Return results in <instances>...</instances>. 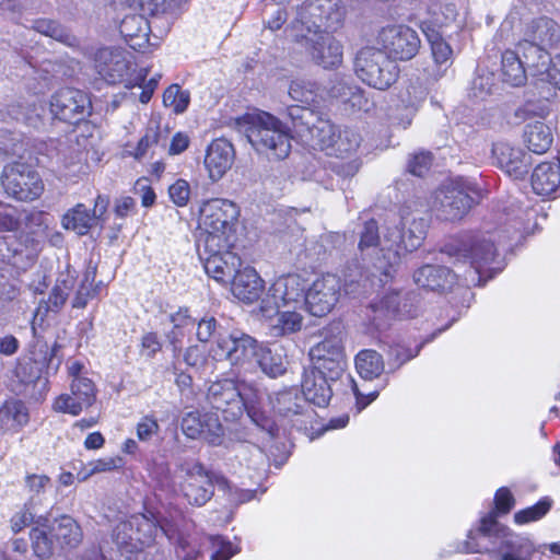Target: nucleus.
I'll return each mask as SVG.
<instances>
[{"label": "nucleus", "instance_id": "1", "mask_svg": "<svg viewBox=\"0 0 560 560\" xmlns=\"http://www.w3.org/2000/svg\"><path fill=\"white\" fill-rule=\"evenodd\" d=\"M463 551L490 552L497 560H530L535 549L528 538L513 534L489 515L476 534L469 532Z\"/></svg>", "mask_w": 560, "mask_h": 560}, {"label": "nucleus", "instance_id": "2", "mask_svg": "<svg viewBox=\"0 0 560 560\" xmlns=\"http://www.w3.org/2000/svg\"><path fill=\"white\" fill-rule=\"evenodd\" d=\"M180 470L185 474L180 492L191 505H205L212 498L215 486L234 504H242L254 498L255 491L236 488L222 474L207 470L198 460L185 462L180 465Z\"/></svg>", "mask_w": 560, "mask_h": 560}, {"label": "nucleus", "instance_id": "3", "mask_svg": "<svg viewBox=\"0 0 560 560\" xmlns=\"http://www.w3.org/2000/svg\"><path fill=\"white\" fill-rule=\"evenodd\" d=\"M244 133L252 147L270 160H283L291 152V136L285 125L267 112L247 114L243 117Z\"/></svg>", "mask_w": 560, "mask_h": 560}, {"label": "nucleus", "instance_id": "4", "mask_svg": "<svg viewBox=\"0 0 560 560\" xmlns=\"http://www.w3.org/2000/svg\"><path fill=\"white\" fill-rule=\"evenodd\" d=\"M310 357L314 363V370L322 374H328L331 381H338L345 376L346 383L351 386L355 395L359 411L378 396L377 390L364 396L360 393L353 378L345 374L346 354L340 331L326 336L320 342L313 346L310 350Z\"/></svg>", "mask_w": 560, "mask_h": 560}, {"label": "nucleus", "instance_id": "5", "mask_svg": "<svg viewBox=\"0 0 560 560\" xmlns=\"http://www.w3.org/2000/svg\"><path fill=\"white\" fill-rule=\"evenodd\" d=\"M494 241V235L489 232L469 233L452 238L444 245L443 253L458 260L469 261L474 275L478 276L480 282L487 272H489L487 278L490 279L494 272L501 270V268L491 267L497 257Z\"/></svg>", "mask_w": 560, "mask_h": 560}, {"label": "nucleus", "instance_id": "6", "mask_svg": "<svg viewBox=\"0 0 560 560\" xmlns=\"http://www.w3.org/2000/svg\"><path fill=\"white\" fill-rule=\"evenodd\" d=\"M237 217L236 205L228 199L215 198L203 202L199 219L203 232L199 243H206L212 249L220 247V244L233 246Z\"/></svg>", "mask_w": 560, "mask_h": 560}, {"label": "nucleus", "instance_id": "7", "mask_svg": "<svg viewBox=\"0 0 560 560\" xmlns=\"http://www.w3.org/2000/svg\"><path fill=\"white\" fill-rule=\"evenodd\" d=\"M354 70L364 83L377 90L388 89L396 82L399 72L397 63L382 49L374 47H364L358 52Z\"/></svg>", "mask_w": 560, "mask_h": 560}, {"label": "nucleus", "instance_id": "8", "mask_svg": "<svg viewBox=\"0 0 560 560\" xmlns=\"http://www.w3.org/2000/svg\"><path fill=\"white\" fill-rule=\"evenodd\" d=\"M345 8L340 0H307L299 10L294 27L307 34L314 32H334L343 22Z\"/></svg>", "mask_w": 560, "mask_h": 560}, {"label": "nucleus", "instance_id": "9", "mask_svg": "<svg viewBox=\"0 0 560 560\" xmlns=\"http://www.w3.org/2000/svg\"><path fill=\"white\" fill-rule=\"evenodd\" d=\"M259 347L260 343L252 336L232 331L226 336H220L209 353L217 361L226 360L232 365L246 368L255 362Z\"/></svg>", "mask_w": 560, "mask_h": 560}, {"label": "nucleus", "instance_id": "10", "mask_svg": "<svg viewBox=\"0 0 560 560\" xmlns=\"http://www.w3.org/2000/svg\"><path fill=\"white\" fill-rule=\"evenodd\" d=\"M470 191L476 192L475 189L462 182L443 185L434 192L432 209L436 212L438 218L442 220H459L474 203Z\"/></svg>", "mask_w": 560, "mask_h": 560}, {"label": "nucleus", "instance_id": "11", "mask_svg": "<svg viewBox=\"0 0 560 560\" xmlns=\"http://www.w3.org/2000/svg\"><path fill=\"white\" fill-rule=\"evenodd\" d=\"M2 186L9 196L21 201L35 200L44 190L38 173L31 165L21 162L4 167Z\"/></svg>", "mask_w": 560, "mask_h": 560}, {"label": "nucleus", "instance_id": "12", "mask_svg": "<svg viewBox=\"0 0 560 560\" xmlns=\"http://www.w3.org/2000/svg\"><path fill=\"white\" fill-rule=\"evenodd\" d=\"M401 229L398 226H387L384 232V242L388 248V259H390V255L397 258L402 252L418 249L425 238L427 220L401 214Z\"/></svg>", "mask_w": 560, "mask_h": 560}, {"label": "nucleus", "instance_id": "13", "mask_svg": "<svg viewBox=\"0 0 560 560\" xmlns=\"http://www.w3.org/2000/svg\"><path fill=\"white\" fill-rule=\"evenodd\" d=\"M361 143V136L350 128H337L328 120L318 121L316 144L327 155L339 159L350 158Z\"/></svg>", "mask_w": 560, "mask_h": 560}, {"label": "nucleus", "instance_id": "14", "mask_svg": "<svg viewBox=\"0 0 560 560\" xmlns=\"http://www.w3.org/2000/svg\"><path fill=\"white\" fill-rule=\"evenodd\" d=\"M197 248L207 275L218 282L230 283L241 267V258L231 252L232 246L224 244L212 249L206 243H198Z\"/></svg>", "mask_w": 560, "mask_h": 560}, {"label": "nucleus", "instance_id": "15", "mask_svg": "<svg viewBox=\"0 0 560 560\" xmlns=\"http://www.w3.org/2000/svg\"><path fill=\"white\" fill-rule=\"evenodd\" d=\"M378 43L388 58L410 60L418 54L421 42L418 33L411 27L392 25L380 32Z\"/></svg>", "mask_w": 560, "mask_h": 560}, {"label": "nucleus", "instance_id": "16", "mask_svg": "<svg viewBox=\"0 0 560 560\" xmlns=\"http://www.w3.org/2000/svg\"><path fill=\"white\" fill-rule=\"evenodd\" d=\"M340 290V279L335 275L328 273L316 279L307 291L304 292L303 303L313 316H325L337 304Z\"/></svg>", "mask_w": 560, "mask_h": 560}, {"label": "nucleus", "instance_id": "17", "mask_svg": "<svg viewBox=\"0 0 560 560\" xmlns=\"http://www.w3.org/2000/svg\"><path fill=\"white\" fill-rule=\"evenodd\" d=\"M92 110L91 100L84 92L66 88L57 91L50 101L51 114L63 121L77 124L85 119Z\"/></svg>", "mask_w": 560, "mask_h": 560}, {"label": "nucleus", "instance_id": "18", "mask_svg": "<svg viewBox=\"0 0 560 560\" xmlns=\"http://www.w3.org/2000/svg\"><path fill=\"white\" fill-rule=\"evenodd\" d=\"M306 289L305 280L295 273L278 278L269 288L267 298L262 301L264 308L271 303L277 310L299 308L304 305L303 298Z\"/></svg>", "mask_w": 560, "mask_h": 560}, {"label": "nucleus", "instance_id": "19", "mask_svg": "<svg viewBox=\"0 0 560 560\" xmlns=\"http://www.w3.org/2000/svg\"><path fill=\"white\" fill-rule=\"evenodd\" d=\"M301 39L312 60L325 68L338 67L342 62V45L329 32L302 33Z\"/></svg>", "mask_w": 560, "mask_h": 560}, {"label": "nucleus", "instance_id": "20", "mask_svg": "<svg viewBox=\"0 0 560 560\" xmlns=\"http://www.w3.org/2000/svg\"><path fill=\"white\" fill-rule=\"evenodd\" d=\"M275 412L289 424L298 429L305 428L313 416L305 397L298 389H287L277 393L271 398Z\"/></svg>", "mask_w": 560, "mask_h": 560}, {"label": "nucleus", "instance_id": "21", "mask_svg": "<svg viewBox=\"0 0 560 560\" xmlns=\"http://www.w3.org/2000/svg\"><path fill=\"white\" fill-rule=\"evenodd\" d=\"M180 428L189 439L202 438L212 446L223 443L224 431L217 415L189 411L182 418Z\"/></svg>", "mask_w": 560, "mask_h": 560}, {"label": "nucleus", "instance_id": "22", "mask_svg": "<svg viewBox=\"0 0 560 560\" xmlns=\"http://www.w3.org/2000/svg\"><path fill=\"white\" fill-rule=\"evenodd\" d=\"M238 383L233 380H222L212 383L207 393V399L212 408L226 413V419L241 416Z\"/></svg>", "mask_w": 560, "mask_h": 560}, {"label": "nucleus", "instance_id": "23", "mask_svg": "<svg viewBox=\"0 0 560 560\" xmlns=\"http://www.w3.org/2000/svg\"><path fill=\"white\" fill-rule=\"evenodd\" d=\"M530 184L536 195L547 198L560 196V151L556 160L542 162L534 168Z\"/></svg>", "mask_w": 560, "mask_h": 560}, {"label": "nucleus", "instance_id": "24", "mask_svg": "<svg viewBox=\"0 0 560 560\" xmlns=\"http://www.w3.org/2000/svg\"><path fill=\"white\" fill-rule=\"evenodd\" d=\"M235 151L230 141L223 138L213 140L205 158V165L212 180H219L232 167Z\"/></svg>", "mask_w": 560, "mask_h": 560}, {"label": "nucleus", "instance_id": "25", "mask_svg": "<svg viewBox=\"0 0 560 560\" xmlns=\"http://www.w3.org/2000/svg\"><path fill=\"white\" fill-rule=\"evenodd\" d=\"M456 275L445 266L425 265L413 273L417 285L436 292L452 290L456 283Z\"/></svg>", "mask_w": 560, "mask_h": 560}, {"label": "nucleus", "instance_id": "26", "mask_svg": "<svg viewBox=\"0 0 560 560\" xmlns=\"http://www.w3.org/2000/svg\"><path fill=\"white\" fill-rule=\"evenodd\" d=\"M238 389H241V416L245 410L248 417L257 427L267 431L270 436H276L278 434L277 424L271 419H269L258 407L260 399L259 392L246 383H238Z\"/></svg>", "mask_w": 560, "mask_h": 560}, {"label": "nucleus", "instance_id": "27", "mask_svg": "<svg viewBox=\"0 0 560 560\" xmlns=\"http://www.w3.org/2000/svg\"><path fill=\"white\" fill-rule=\"evenodd\" d=\"M492 155L499 167L515 178L527 173V156L522 149L515 148L508 142H497L492 147Z\"/></svg>", "mask_w": 560, "mask_h": 560}, {"label": "nucleus", "instance_id": "28", "mask_svg": "<svg viewBox=\"0 0 560 560\" xmlns=\"http://www.w3.org/2000/svg\"><path fill=\"white\" fill-rule=\"evenodd\" d=\"M232 293L245 303L257 301L264 289V281L254 268L238 269L231 280Z\"/></svg>", "mask_w": 560, "mask_h": 560}, {"label": "nucleus", "instance_id": "29", "mask_svg": "<svg viewBox=\"0 0 560 560\" xmlns=\"http://www.w3.org/2000/svg\"><path fill=\"white\" fill-rule=\"evenodd\" d=\"M336 382L331 381L328 374H322L313 370L303 380L302 394L307 404L312 402L318 407H326L332 396V385Z\"/></svg>", "mask_w": 560, "mask_h": 560}, {"label": "nucleus", "instance_id": "30", "mask_svg": "<svg viewBox=\"0 0 560 560\" xmlns=\"http://www.w3.org/2000/svg\"><path fill=\"white\" fill-rule=\"evenodd\" d=\"M95 68L109 83L119 82L128 71V62L120 51L102 48L95 55Z\"/></svg>", "mask_w": 560, "mask_h": 560}, {"label": "nucleus", "instance_id": "31", "mask_svg": "<svg viewBox=\"0 0 560 560\" xmlns=\"http://www.w3.org/2000/svg\"><path fill=\"white\" fill-rule=\"evenodd\" d=\"M516 52H520L521 60L527 72L535 80L542 73L551 59L546 47L539 46L537 43L530 40L521 42L517 45Z\"/></svg>", "mask_w": 560, "mask_h": 560}, {"label": "nucleus", "instance_id": "32", "mask_svg": "<svg viewBox=\"0 0 560 560\" xmlns=\"http://www.w3.org/2000/svg\"><path fill=\"white\" fill-rule=\"evenodd\" d=\"M120 34L133 49L142 48L149 43L150 25L141 13L126 15L119 26Z\"/></svg>", "mask_w": 560, "mask_h": 560}, {"label": "nucleus", "instance_id": "33", "mask_svg": "<svg viewBox=\"0 0 560 560\" xmlns=\"http://www.w3.org/2000/svg\"><path fill=\"white\" fill-rule=\"evenodd\" d=\"M133 528L135 539L138 542L139 550L142 547L151 546L159 536L166 534L164 527L159 523L153 514H137L130 517Z\"/></svg>", "mask_w": 560, "mask_h": 560}, {"label": "nucleus", "instance_id": "34", "mask_svg": "<svg viewBox=\"0 0 560 560\" xmlns=\"http://www.w3.org/2000/svg\"><path fill=\"white\" fill-rule=\"evenodd\" d=\"M255 363L269 377H278L287 372L288 359L284 349L281 346L265 347L260 345L259 353Z\"/></svg>", "mask_w": 560, "mask_h": 560}, {"label": "nucleus", "instance_id": "35", "mask_svg": "<svg viewBox=\"0 0 560 560\" xmlns=\"http://www.w3.org/2000/svg\"><path fill=\"white\" fill-rule=\"evenodd\" d=\"M294 131L301 137L316 141L318 121L322 119L307 106L291 105L287 108Z\"/></svg>", "mask_w": 560, "mask_h": 560}, {"label": "nucleus", "instance_id": "36", "mask_svg": "<svg viewBox=\"0 0 560 560\" xmlns=\"http://www.w3.org/2000/svg\"><path fill=\"white\" fill-rule=\"evenodd\" d=\"M294 131L301 137L316 141L318 121L322 119L307 106L291 105L287 108Z\"/></svg>", "mask_w": 560, "mask_h": 560}, {"label": "nucleus", "instance_id": "37", "mask_svg": "<svg viewBox=\"0 0 560 560\" xmlns=\"http://www.w3.org/2000/svg\"><path fill=\"white\" fill-rule=\"evenodd\" d=\"M294 131L301 137L316 141L318 121L322 119L307 106L291 105L287 108Z\"/></svg>", "mask_w": 560, "mask_h": 560}, {"label": "nucleus", "instance_id": "38", "mask_svg": "<svg viewBox=\"0 0 560 560\" xmlns=\"http://www.w3.org/2000/svg\"><path fill=\"white\" fill-rule=\"evenodd\" d=\"M50 533L62 548H77L83 539L80 525L69 515L57 518L50 526Z\"/></svg>", "mask_w": 560, "mask_h": 560}, {"label": "nucleus", "instance_id": "39", "mask_svg": "<svg viewBox=\"0 0 560 560\" xmlns=\"http://www.w3.org/2000/svg\"><path fill=\"white\" fill-rule=\"evenodd\" d=\"M30 420L28 410L21 400H7L0 407V428L4 431H18Z\"/></svg>", "mask_w": 560, "mask_h": 560}, {"label": "nucleus", "instance_id": "40", "mask_svg": "<svg viewBox=\"0 0 560 560\" xmlns=\"http://www.w3.org/2000/svg\"><path fill=\"white\" fill-rule=\"evenodd\" d=\"M528 36L539 46L551 47L560 40V27L552 19L541 16L530 23Z\"/></svg>", "mask_w": 560, "mask_h": 560}, {"label": "nucleus", "instance_id": "41", "mask_svg": "<svg viewBox=\"0 0 560 560\" xmlns=\"http://www.w3.org/2000/svg\"><path fill=\"white\" fill-rule=\"evenodd\" d=\"M95 214L83 203H78L69 209L61 219L66 230H71L79 235H85L96 224Z\"/></svg>", "mask_w": 560, "mask_h": 560}, {"label": "nucleus", "instance_id": "42", "mask_svg": "<svg viewBox=\"0 0 560 560\" xmlns=\"http://www.w3.org/2000/svg\"><path fill=\"white\" fill-rule=\"evenodd\" d=\"M502 79L511 86H521L527 80V70L521 60L520 52L505 50L502 54Z\"/></svg>", "mask_w": 560, "mask_h": 560}, {"label": "nucleus", "instance_id": "43", "mask_svg": "<svg viewBox=\"0 0 560 560\" xmlns=\"http://www.w3.org/2000/svg\"><path fill=\"white\" fill-rule=\"evenodd\" d=\"M384 237L381 238L378 233V226L375 220L366 221L360 232L359 250L362 256H369L373 253L382 252L383 256L386 257V247Z\"/></svg>", "mask_w": 560, "mask_h": 560}, {"label": "nucleus", "instance_id": "44", "mask_svg": "<svg viewBox=\"0 0 560 560\" xmlns=\"http://www.w3.org/2000/svg\"><path fill=\"white\" fill-rule=\"evenodd\" d=\"M382 355L372 349L361 350L355 357V369L364 380H374L384 372Z\"/></svg>", "mask_w": 560, "mask_h": 560}, {"label": "nucleus", "instance_id": "45", "mask_svg": "<svg viewBox=\"0 0 560 560\" xmlns=\"http://www.w3.org/2000/svg\"><path fill=\"white\" fill-rule=\"evenodd\" d=\"M525 142L529 151L536 154L547 152L552 144L550 128L541 121L528 125L525 130Z\"/></svg>", "mask_w": 560, "mask_h": 560}, {"label": "nucleus", "instance_id": "46", "mask_svg": "<svg viewBox=\"0 0 560 560\" xmlns=\"http://www.w3.org/2000/svg\"><path fill=\"white\" fill-rule=\"evenodd\" d=\"M401 296L399 293L393 292L382 298L377 303L371 305L374 313L373 322L377 327L386 319L399 316L402 317L407 312L400 308Z\"/></svg>", "mask_w": 560, "mask_h": 560}, {"label": "nucleus", "instance_id": "47", "mask_svg": "<svg viewBox=\"0 0 560 560\" xmlns=\"http://www.w3.org/2000/svg\"><path fill=\"white\" fill-rule=\"evenodd\" d=\"M296 310L298 308L278 310L275 322L270 326V331L273 337H281L301 330L303 317Z\"/></svg>", "mask_w": 560, "mask_h": 560}, {"label": "nucleus", "instance_id": "48", "mask_svg": "<svg viewBox=\"0 0 560 560\" xmlns=\"http://www.w3.org/2000/svg\"><path fill=\"white\" fill-rule=\"evenodd\" d=\"M33 28L36 32L51 37L52 39L58 40L69 47H74L78 45L77 37L56 21L46 19L36 20L33 24Z\"/></svg>", "mask_w": 560, "mask_h": 560}, {"label": "nucleus", "instance_id": "49", "mask_svg": "<svg viewBox=\"0 0 560 560\" xmlns=\"http://www.w3.org/2000/svg\"><path fill=\"white\" fill-rule=\"evenodd\" d=\"M320 88L317 82L310 79H295L290 83L289 95L293 101L311 105L319 96Z\"/></svg>", "mask_w": 560, "mask_h": 560}, {"label": "nucleus", "instance_id": "50", "mask_svg": "<svg viewBox=\"0 0 560 560\" xmlns=\"http://www.w3.org/2000/svg\"><path fill=\"white\" fill-rule=\"evenodd\" d=\"M25 488L30 494L26 506L37 508L43 505L44 495L51 488V480L46 475H27L25 477Z\"/></svg>", "mask_w": 560, "mask_h": 560}, {"label": "nucleus", "instance_id": "51", "mask_svg": "<svg viewBox=\"0 0 560 560\" xmlns=\"http://www.w3.org/2000/svg\"><path fill=\"white\" fill-rule=\"evenodd\" d=\"M497 88L495 75L486 69H478L471 81L469 95L476 100H485Z\"/></svg>", "mask_w": 560, "mask_h": 560}, {"label": "nucleus", "instance_id": "52", "mask_svg": "<svg viewBox=\"0 0 560 560\" xmlns=\"http://www.w3.org/2000/svg\"><path fill=\"white\" fill-rule=\"evenodd\" d=\"M235 451L236 457L248 468L260 470L268 466L266 454L256 445L238 444Z\"/></svg>", "mask_w": 560, "mask_h": 560}, {"label": "nucleus", "instance_id": "53", "mask_svg": "<svg viewBox=\"0 0 560 560\" xmlns=\"http://www.w3.org/2000/svg\"><path fill=\"white\" fill-rule=\"evenodd\" d=\"M431 44L432 57L436 66L439 67L438 75H441L445 69L452 63L451 58L453 50L451 46L439 35H428Z\"/></svg>", "mask_w": 560, "mask_h": 560}, {"label": "nucleus", "instance_id": "54", "mask_svg": "<svg viewBox=\"0 0 560 560\" xmlns=\"http://www.w3.org/2000/svg\"><path fill=\"white\" fill-rule=\"evenodd\" d=\"M190 102V94L177 84L168 86L163 94V104L173 109L175 114L184 113Z\"/></svg>", "mask_w": 560, "mask_h": 560}, {"label": "nucleus", "instance_id": "55", "mask_svg": "<svg viewBox=\"0 0 560 560\" xmlns=\"http://www.w3.org/2000/svg\"><path fill=\"white\" fill-rule=\"evenodd\" d=\"M228 331L212 316H206L197 322L196 337L198 341L207 343L211 340L214 342L220 336H226Z\"/></svg>", "mask_w": 560, "mask_h": 560}, {"label": "nucleus", "instance_id": "56", "mask_svg": "<svg viewBox=\"0 0 560 560\" xmlns=\"http://www.w3.org/2000/svg\"><path fill=\"white\" fill-rule=\"evenodd\" d=\"M551 504L552 501L549 498H544L535 505L516 512L514 514V522L518 525H523L538 521L549 512Z\"/></svg>", "mask_w": 560, "mask_h": 560}, {"label": "nucleus", "instance_id": "57", "mask_svg": "<svg viewBox=\"0 0 560 560\" xmlns=\"http://www.w3.org/2000/svg\"><path fill=\"white\" fill-rule=\"evenodd\" d=\"M114 540L121 550L127 552L139 550L130 520L127 522H120L116 525L114 529Z\"/></svg>", "mask_w": 560, "mask_h": 560}, {"label": "nucleus", "instance_id": "58", "mask_svg": "<svg viewBox=\"0 0 560 560\" xmlns=\"http://www.w3.org/2000/svg\"><path fill=\"white\" fill-rule=\"evenodd\" d=\"M161 131L158 124H150L144 135L139 140L133 152H130L136 160H142L149 153L150 149L160 142Z\"/></svg>", "mask_w": 560, "mask_h": 560}, {"label": "nucleus", "instance_id": "59", "mask_svg": "<svg viewBox=\"0 0 560 560\" xmlns=\"http://www.w3.org/2000/svg\"><path fill=\"white\" fill-rule=\"evenodd\" d=\"M515 505V499L512 494V492L506 488L502 487L498 489L495 495H494V510L487 513L485 516L480 520V525L476 530H471L474 534L481 527L482 520L486 518L489 515H493V518L497 523V516L500 514H508Z\"/></svg>", "mask_w": 560, "mask_h": 560}, {"label": "nucleus", "instance_id": "60", "mask_svg": "<svg viewBox=\"0 0 560 560\" xmlns=\"http://www.w3.org/2000/svg\"><path fill=\"white\" fill-rule=\"evenodd\" d=\"M36 508H28L26 503L24 504V509L20 512L15 513L11 518V528L16 534L24 529L26 526L35 522L37 525L46 526L48 523V516L39 515L35 520V513L33 510Z\"/></svg>", "mask_w": 560, "mask_h": 560}, {"label": "nucleus", "instance_id": "61", "mask_svg": "<svg viewBox=\"0 0 560 560\" xmlns=\"http://www.w3.org/2000/svg\"><path fill=\"white\" fill-rule=\"evenodd\" d=\"M70 392L82 399L83 406L91 407L96 399V389L94 383L88 377L73 378Z\"/></svg>", "mask_w": 560, "mask_h": 560}, {"label": "nucleus", "instance_id": "62", "mask_svg": "<svg viewBox=\"0 0 560 560\" xmlns=\"http://www.w3.org/2000/svg\"><path fill=\"white\" fill-rule=\"evenodd\" d=\"M121 464L122 459L120 457L100 458L88 463L84 468V472H80L79 476L82 475L81 478L85 480L92 475L118 469L121 466Z\"/></svg>", "mask_w": 560, "mask_h": 560}, {"label": "nucleus", "instance_id": "63", "mask_svg": "<svg viewBox=\"0 0 560 560\" xmlns=\"http://www.w3.org/2000/svg\"><path fill=\"white\" fill-rule=\"evenodd\" d=\"M86 408V406H83L82 399H80L78 395H73L72 392L70 394L60 395L54 402V409L56 411L70 413L72 416H78Z\"/></svg>", "mask_w": 560, "mask_h": 560}, {"label": "nucleus", "instance_id": "64", "mask_svg": "<svg viewBox=\"0 0 560 560\" xmlns=\"http://www.w3.org/2000/svg\"><path fill=\"white\" fill-rule=\"evenodd\" d=\"M212 555L211 560H229L240 552V548L233 546L231 541L225 540L222 536L210 537Z\"/></svg>", "mask_w": 560, "mask_h": 560}]
</instances>
